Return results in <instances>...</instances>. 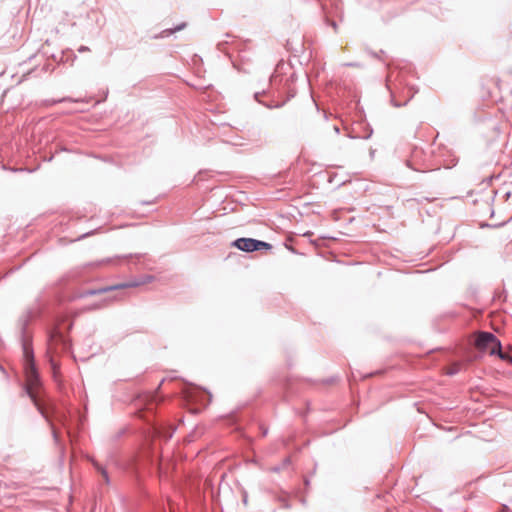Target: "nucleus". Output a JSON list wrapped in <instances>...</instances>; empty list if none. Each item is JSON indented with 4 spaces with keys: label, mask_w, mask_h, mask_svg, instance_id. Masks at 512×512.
<instances>
[{
    "label": "nucleus",
    "mask_w": 512,
    "mask_h": 512,
    "mask_svg": "<svg viewBox=\"0 0 512 512\" xmlns=\"http://www.w3.org/2000/svg\"><path fill=\"white\" fill-rule=\"evenodd\" d=\"M102 475L107 480V474H106V472L104 470H102Z\"/></svg>",
    "instance_id": "0eeeda50"
},
{
    "label": "nucleus",
    "mask_w": 512,
    "mask_h": 512,
    "mask_svg": "<svg viewBox=\"0 0 512 512\" xmlns=\"http://www.w3.org/2000/svg\"><path fill=\"white\" fill-rule=\"evenodd\" d=\"M233 246L245 252H253L262 249L270 250L272 248L271 244L252 238H239L233 242Z\"/></svg>",
    "instance_id": "7ed1b4c3"
},
{
    "label": "nucleus",
    "mask_w": 512,
    "mask_h": 512,
    "mask_svg": "<svg viewBox=\"0 0 512 512\" xmlns=\"http://www.w3.org/2000/svg\"><path fill=\"white\" fill-rule=\"evenodd\" d=\"M154 280H155L154 276H152V275H145V276L141 277L139 280H133V281L121 283V284L112 286L110 288H107L104 291L112 290V289L135 288V287H139V286H142V285L149 284V283L153 282Z\"/></svg>",
    "instance_id": "20e7f679"
},
{
    "label": "nucleus",
    "mask_w": 512,
    "mask_h": 512,
    "mask_svg": "<svg viewBox=\"0 0 512 512\" xmlns=\"http://www.w3.org/2000/svg\"><path fill=\"white\" fill-rule=\"evenodd\" d=\"M24 358H25V380H26V392L31 398V400L38 405V394L40 390V379L37 373V370L33 361L32 352L25 347L24 349Z\"/></svg>",
    "instance_id": "f257e3e1"
},
{
    "label": "nucleus",
    "mask_w": 512,
    "mask_h": 512,
    "mask_svg": "<svg viewBox=\"0 0 512 512\" xmlns=\"http://www.w3.org/2000/svg\"><path fill=\"white\" fill-rule=\"evenodd\" d=\"M460 370L459 363H453L447 368V374L453 375L456 374Z\"/></svg>",
    "instance_id": "39448f33"
},
{
    "label": "nucleus",
    "mask_w": 512,
    "mask_h": 512,
    "mask_svg": "<svg viewBox=\"0 0 512 512\" xmlns=\"http://www.w3.org/2000/svg\"><path fill=\"white\" fill-rule=\"evenodd\" d=\"M474 345L481 353L489 355L497 354L503 360H511V358L501 351L500 341L489 332H478L474 335Z\"/></svg>",
    "instance_id": "f03ea898"
},
{
    "label": "nucleus",
    "mask_w": 512,
    "mask_h": 512,
    "mask_svg": "<svg viewBox=\"0 0 512 512\" xmlns=\"http://www.w3.org/2000/svg\"><path fill=\"white\" fill-rule=\"evenodd\" d=\"M153 433H154L155 436H160L161 435V431L158 428H154L153 429Z\"/></svg>",
    "instance_id": "423d86ee"
}]
</instances>
